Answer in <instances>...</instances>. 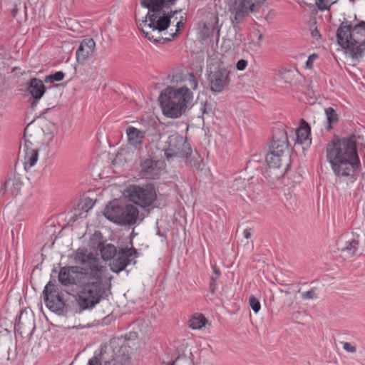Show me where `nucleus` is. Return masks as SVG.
Masks as SVG:
<instances>
[{
  "mask_svg": "<svg viewBox=\"0 0 365 365\" xmlns=\"http://www.w3.org/2000/svg\"><path fill=\"white\" fill-rule=\"evenodd\" d=\"M356 138H332L326 146V158L334 174L347 178L361 168Z\"/></svg>",
  "mask_w": 365,
  "mask_h": 365,
  "instance_id": "7ed1b4c3",
  "label": "nucleus"
},
{
  "mask_svg": "<svg viewBox=\"0 0 365 365\" xmlns=\"http://www.w3.org/2000/svg\"><path fill=\"white\" fill-rule=\"evenodd\" d=\"M180 358V355H178L175 360L171 362L167 363L168 365H175L177 361Z\"/></svg>",
  "mask_w": 365,
  "mask_h": 365,
  "instance_id": "a18cd8bd",
  "label": "nucleus"
},
{
  "mask_svg": "<svg viewBox=\"0 0 365 365\" xmlns=\"http://www.w3.org/2000/svg\"><path fill=\"white\" fill-rule=\"evenodd\" d=\"M317 58L318 55L317 53H312V55H310L306 61V68L309 69L312 68L313 63Z\"/></svg>",
  "mask_w": 365,
  "mask_h": 365,
  "instance_id": "e433bc0d",
  "label": "nucleus"
},
{
  "mask_svg": "<svg viewBox=\"0 0 365 365\" xmlns=\"http://www.w3.org/2000/svg\"><path fill=\"white\" fill-rule=\"evenodd\" d=\"M123 204V202L116 199L109 202L103 210L104 217L108 220L118 224V220Z\"/></svg>",
  "mask_w": 365,
  "mask_h": 365,
  "instance_id": "aec40b11",
  "label": "nucleus"
},
{
  "mask_svg": "<svg viewBox=\"0 0 365 365\" xmlns=\"http://www.w3.org/2000/svg\"><path fill=\"white\" fill-rule=\"evenodd\" d=\"M262 38H263L262 34H259V36H258V40L261 41L262 39Z\"/></svg>",
  "mask_w": 365,
  "mask_h": 365,
  "instance_id": "de8ad7c7",
  "label": "nucleus"
},
{
  "mask_svg": "<svg viewBox=\"0 0 365 365\" xmlns=\"http://www.w3.org/2000/svg\"><path fill=\"white\" fill-rule=\"evenodd\" d=\"M93 205H94V202L92 201L91 199L88 197L85 200V202L81 207V210L83 212H87L88 210H90L93 207Z\"/></svg>",
  "mask_w": 365,
  "mask_h": 365,
  "instance_id": "c9c22d12",
  "label": "nucleus"
},
{
  "mask_svg": "<svg viewBox=\"0 0 365 365\" xmlns=\"http://www.w3.org/2000/svg\"><path fill=\"white\" fill-rule=\"evenodd\" d=\"M168 148L165 151L168 160L173 158H180L185 160L187 165L197 170H202L203 159L196 152H193L188 138H168Z\"/></svg>",
  "mask_w": 365,
  "mask_h": 365,
  "instance_id": "423d86ee",
  "label": "nucleus"
},
{
  "mask_svg": "<svg viewBox=\"0 0 365 365\" xmlns=\"http://www.w3.org/2000/svg\"><path fill=\"white\" fill-rule=\"evenodd\" d=\"M210 89L214 93H221L230 84V72L220 65L212 66L207 70Z\"/></svg>",
  "mask_w": 365,
  "mask_h": 365,
  "instance_id": "f8f14e48",
  "label": "nucleus"
},
{
  "mask_svg": "<svg viewBox=\"0 0 365 365\" xmlns=\"http://www.w3.org/2000/svg\"><path fill=\"white\" fill-rule=\"evenodd\" d=\"M97 247L101 252L102 259L105 261L113 260L119 250V247H115L113 244L103 242H100Z\"/></svg>",
  "mask_w": 365,
  "mask_h": 365,
  "instance_id": "412c9836",
  "label": "nucleus"
},
{
  "mask_svg": "<svg viewBox=\"0 0 365 365\" xmlns=\"http://www.w3.org/2000/svg\"><path fill=\"white\" fill-rule=\"evenodd\" d=\"M316 6L320 11L329 10V8L334 2L331 0H316Z\"/></svg>",
  "mask_w": 365,
  "mask_h": 365,
  "instance_id": "c85d7f7f",
  "label": "nucleus"
},
{
  "mask_svg": "<svg viewBox=\"0 0 365 365\" xmlns=\"http://www.w3.org/2000/svg\"><path fill=\"white\" fill-rule=\"evenodd\" d=\"M161 162L159 160L148 158L140 163V175L148 179L158 178L160 173Z\"/></svg>",
  "mask_w": 365,
  "mask_h": 365,
  "instance_id": "dca6fc26",
  "label": "nucleus"
},
{
  "mask_svg": "<svg viewBox=\"0 0 365 365\" xmlns=\"http://www.w3.org/2000/svg\"><path fill=\"white\" fill-rule=\"evenodd\" d=\"M325 114L327 116V121L326 129L329 130L332 128L333 125L336 124L338 122L339 118L336 110L331 107L327 108L325 109Z\"/></svg>",
  "mask_w": 365,
  "mask_h": 365,
  "instance_id": "a878e982",
  "label": "nucleus"
},
{
  "mask_svg": "<svg viewBox=\"0 0 365 365\" xmlns=\"http://www.w3.org/2000/svg\"><path fill=\"white\" fill-rule=\"evenodd\" d=\"M247 66V61L245 59H240L237 62L236 68L238 71H244Z\"/></svg>",
  "mask_w": 365,
  "mask_h": 365,
  "instance_id": "58836bf2",
  "label": "nucleus"
},
{
  "mask_svg": "<svg viewBox=\"0 0 365 365\" xmlns=\"http://www.w3.org/2000/svg\"><path fill=\"white\" fill-rule=\"evenodd\" d=\"M213 274L217 275V277H220V271L216 266V264L212 265Z\"/></svg>",
  "mask_w": 365,
  "mask_h": 365,
  "instance_id": "37998d69",
  "label": "nucleus"
},
{
  "mask_svg": "<svg viewBox=\"0 0 365 365\" xmlns=\"http://www.w3.org/2000/svg\"><path fill=\"white\" fill-rule=\"evenodd\" d=\"M288 148V138H272L269 152L266 155L267 166L281 169L287 168L288 169L290 163Z\"/></svg>",
  "mask_w": 365,
  "mask_h": 365,
  "instance_id": "0eeeda50",
  "label": "nucleus"
},
{
  "mask_svg": "<svg viewBox=\"0 0 365 365\" xmlns=\"http://www.w3.org/2000/svg\"><path fill=\"white\" fill-rule=\"evenodd\" d=\"M249 304L255 313H257L261 309V304L259 301L254 296H251L250 297Z\"/></svg>",
  "mask_w": 365,
  "mask_h": 365,
  "instance_id": "2f4dec72",
  "label": "nucleus"
},
{
  "mask_svg": "<svg viewBox=\"0 0 365 365\" xmlns=\"http://www.w3.org/2000/svg\"><path fill=\"white\" fill-rule=\"evenodd\" d=\"M294 132L296 137H309L311 128L304 119H301L299 125L295 128Z\"/></svg>",
  "mask_w": 365,
  "mask_h": 365,
  "instance_id": "bb28decb",
  "label": "nucleus"
},
{
  "mask_svg": "<svg viewBox=\"0 0 365 365\" xmlns=\"http://www.w3.org/2000/svg\"><path fill=\"white\" fill-rule=\"evenodd\" d=\"M127 192L130 201L143 208L151 206L157 197L155 189L152 184L142 187L130 185Z\"/></svg>",
  "mask_w": 365,
  "mask_h": 365,
  "instance_id": "9d476101",
  "label": "nucleus"
},
{
  "mask_svg": "<svg viewBox=\"0 0 365 365\" xmlns=\"http://www.w3.org/2000/svg\"><path fill=\"white\" fill-rule=\"evenodd\" d=\"M139 256V252L135 247H119L118 253L110 262V269L115 273H119L125 269L126 267L130 264H135V259Z\"/></svg>",
  "mask_w": 365,
  "mask_h": 365,
  "instance_id": "ddd939ff",
  "label": "nucleus"
},
{
  "mask_svg": "<svg viewBox=\"0 0 365 365\" xmlns=\"http://www.w3.org/2000/svg\"><path fill=\"white\" fill-rule=\"evenodd\" d=\"M302 298L304 300L307 299H315L318 298V295L316 293V288L313 287L310 290L302 292Z\"/></svg>",
  "mask_w": 365,
  "mask_h": 365,
  "instance_id": "7c9ffc66",
  "label": "nucleus"
},
{
  "mask_svg": "<svg viewBox=\"0 0 365 365\" xmlns=\"http://www.w3.org/2000/svg\"><path fill=\"white\" fill-rule=\"evenodd\" d=\"M138 214V209L135 206L124 202L118 220L117 225L121 226H132L136 223Z\"/></svg>",
  "mask_w": 365,
  "mask_h": 365,
  "instance_id": "2eb2a0df",
  "label": "nucleus"
},
{
  "mask_svg": "<svg viewBox=\"0 0 365 365\" xmlns=\"http://www.w3.org/2000/svg\"><path fill=\"white\" fill-rule=\"evenodd\" d=\"M217 289V284L215 282L210 281V291L212 294H214Z\"/></svg>",
  "mask_w": 365,
  "mask_h": 365,
  "instance_id": "79ce46f5",
  "label": "nucleus"
},
{
  "mask_svg": "<svg viewBox=\"0 0 365 365\" xmlns=\"http://www.w3.org/2000/svg\"><path fill=\"white\" fill-rule=\"evenodd\" d=\"M23 182L19 178L14 177L7 179L0 190L1 195L9 194L12 197H16L21 193Z\"/></svg>",
  "mask_w": 365,
  "mask_h": 365,
  "instance_id": "6ab92c4d",
  "label": "nucleus"
},
{
  "mask_svg": "<svg viewBox=\"0 0 365 365\" xmlns=\"http://www.w3.org/2000/svg\"><path fill=\"white\" fill-rule=\"evenodd\" d=\"M336 38L339 45L346 49L352 58H361L365 52V21L354 26L341 24L337 29Z\"/></svg>",
  "mask_w": 365,
  "mask_h": 365,
  "instance_id": "39448f33",
  "label": "nucleus"
},
{
  "mask_svg": "<svg viewBox=\"0 0 365 365\" xmlns=\"http://www.w3.org/2000/svg\"><path fill=\"white\" fill-rule=\"evenodd\" d=\"M311 35L313 38L316 39H319L321 37L320 33L317 28L312 31Z\"/></svg>",
  "mask_w": 365,
  "mask_h": 365,
  "instance_id": "a19ab883",
  "label": "nucleus"
},
{
  "mask_svg": "<svg viewBox=\"0 0 365 365\" xmlns=\"http://www.w3.org/2000/svg\"><path fill=\"white\" fill-rule=\"evenodd\" d=\"M126 133L128 137H139V135H144L145 131L130 126L127 128Z\"/></svg>",
  "mask_w": 365,
  "mask_h": 365,
  "instance_id": "c756f323",
  "label": "nucleus"
},
{
  "mask_svg": "<svg viewBox=\"0 0 365 365\" xmlns=\"http://www.w3.org/2000/svg\"><path fill=\"white\" fill-rule=\"evenodd\" d=\"M21 314L19 316V319H21ZM20 322H20V319H19L18 324H20Z\"/></svg>",
  "mask_w": 365,
  "mask_h": 365,
  "instance_id": "09e8293b",
  "label": "nucleus"
},
{
  "mask_svg": "<svg viewBox=\"0 0 365 365\" xmlns=\"http://www.w3.org/2000/svg\"><path fill=\"white\" fill-rule=\"evenodd\" d=\"M297 178H298V180L299 181L300 179L302 178V176L301 175H298Z\"/></svg>",
  "mask_w": 365,
  "mask_h": 365,
  "instance_id": "8fccbe9b",
  "label": "nucleus"
},
{
  "mask_svg": "<svg viewBox=\"0 0 365 365\" xmlns=\"http://www.w3.org/2000/svg\"><path fill=\"white\" fill-rule=\"evenodd\" d=\"M118 354L109 355L103 348L95 351L94 355L88 360V365H130L131 357L126 347H120Z\"/></svg>",
  "mask_w": 365,
  "mask_h": 365,
  "instance_id": "6e6552de",
  "label": "nucleus"
},
{
  "mask_svg": "<svg viewBox=\"0 0 365 365\" xmlns=\"http://www.w3.org/2000/svg\"><path fill=\"white\" fill-rule=\"evenodd\" d=\"M287 170L288 169L287 168L281 169L277 168H269L268 166L265 171L264 176L269 179V181L274 182L275 180H278L283 177Z\"/></svg>",
  "mask_w": 365,
  "mask_h": 365,
  "instance_id": "5701e85b",
  "label": "nucleus"
},
{
  "mask_svg": "<svg viewBox=\"0 0 365 365\" xmlns=\"http://www.w3.org/2000/svg\"><path fill=\"white\" fill-rule=\"evenodd\" d=\"M64 73L62 71H57L53 74L46 76L44 78L46 83H53L54 81H60L64 78Z\"/></svg>",
  "mask_w": 365,
  "mask_h": 365,
  "instance_id": "cd10ccee",
  "label": "nucleus"
},
{
  "mask_svg": "<svg viewBox=\"0 0 365 365\" xmlns=\"http://www.w3.org/2000/svg\"><path fill=\"white\" fill-rule=\"evenodd\" d=\"M162 365H168V364H166V363L163 362V363L162 364Z\"/></svg>",
  "mask_w": 365,
  "mask_h": 365,
  "instance_id": "864d4df0",
  "label": "nucleus"
},
{
  "mask_svg": "<svg viewBox=\"0 0 365 365\" xmlns=\"http://www.w3.org/2000/svg\"><path fill=\"white\" fill-rule=\"evenodd\" d=\"M218 277H217V275H214V274H213V275L211 277L210 281H212V282H216L217 279Z\"/></svg>",
  "mask_w": 365,
  "mask_h": 365,
  "instance_id": "49530a36",
  "label": "nucleus"
},
{
  "mask_svg": "<svg viewBox=\"0 0 365 365\" xmlns=\"http://www.w3.org/2000/svg\"><path fill=\"white\" fill-rule=\"evenodd\" d=\"M73 221H76L77 220V217L76 216H73Z\"/></svg>",
  "mask_w": 365,
  "mask_h": 365,
  "instance_id": "3c124183",
  "label": "nucleus"
},
{
  "mask_svg": "<svg viewBox=\"0 0 365 365\" xmlns=\"http://www.w3.org/2000/svg\"><path fill=\"white\" fill-rule=\"evenodd\" d=\"M349 137L352 138V137H355V136H354V135L352 134V135H349Z\"/></svg>",
  "mask_w": 365,
  "mask_h": 365,
  "instance_id": "603ef678",
  "label": "nucleus"
},
{
  "mask_svg": "<svg viewBox=\"0 0 365 365\" xmlns=\"http://www.w3.org/2000/svg\"><path fill=\"white\" fill-rule=\"evenodd\" d=\"M42 297L46 306L51 312L62 316L67 314L66 303L58 293L55 280L47 283L43 290Z\"/></svg>",
  "mask_w": 365,
  "mask_h": 365,
  "instance_id": "1a4fd4ad",
  "label": "nucleus"
},
{
  "mask_svg": "<svg viewBox=\"0 0 365 365\" xmlns=\"http://www.w3.org/2000/svg\"><path fill=\"white\" fill-rule=\"evenodd\" d=\"M178 0H141L143 7L148 11L145 19L140 24V31L150 41L165 43L170 41L172 35L168 34V29L171 18L180 13V10H171L170 6L175 4Z\"/></svg>",
  "mask_w": 365,
  "mask_h": 365,
  "instance_id": "f03ea898",
  "label": "nucleus"
},
{
  "mask_svg": "<svg viewBox=\"0 0 365 365\" xmlns=\"http://www.w3.org/2000/svg\"><path fill=\"white\" fill-rule=\"evenodd\" d=\"M232 23H241L250 13L256 11L265 0H230Z\"/></svg>",
  "mask_w": 365,
  "mask_h": 365,
  "instance_id": "9b49d317",
  "label": "nucleus"
},
{
  "mask_svg": "<svg viewBox=\"0 0 365 365\" xmlns=\"http://www.w3.org/2000/svg\"><path fill=\"white\" fill-rule=\"evenodd\" d=\"M175 30L174 32H169L168 34L172 35L173 36L170 38V41H172L180 31V30L184 27L183 17L182 16L180 20L177 22L175 26Z\"/></svg>",
  "mask_w": 365,
  "mask_h": 365,
  "instance_id": "473e14b6",
  "label": "nucleus"
},
{
  "mask_svg": "<svg viewBox=\"0 0 365 365\" xmlns=\"http://www.w3.org/2000/svg\"><path fill=\"white\" fill-rule=\"evenodd\" d=\"M184 81L185 86L178 88L168 86L161 92L159 101L165 115L173 118H179L192 105L193 94L188 87L196 90L198 81L193 73H189L185 76Z\"/></svg>",
  "mask_w": 365,
  "mask_h": 365,
  "instance_id": "20e7f679",
  "label": "nucleus"
},
{
  "mask_svg": "<svg viewBox=\"0 0 365 365\" xmlns=\"http://www.w3.org/2000/svg\"><path fill=\"white\" fill-rule=\"evenodd\" d=\"M277 132H275L272 137H275V135H279V137H283L289 135L288 131L284 129V126L282 125H279L277 128H276Z\"/></svg>",
  "mask_w": 365,
  "mask_h": 365,
  "instance_id": "f704fd0d",
  "label": "nucleus"
},
{
  "mask_svg": "<svg viewBox=\"0 0 365 365\" xmlns=\"http://www.w3.org/2000/svg\"><path fill=\"white\" fill-rule=\"evenodd\" d=\"M244 236L246 239H249L251 237V232L250 230H244Z\"/></svg>",
  "mask_w": 365,
  "mask_h": 365,
  "instance_id": "c03bdc74",
  "label": "nucleus"
},
{
  "mask_svg": "<svg viewBox=\"0 0 365 365\" xmlns=\"http://www.w3.org/2000/svg\"><path fill=\"white\" fill-rule=\"evenodd\" d=\"M295 152L304 153L310 147L312 138H292Z\"/></svg>",
  "mask_w": 365,
  "mask_h": 365,
  "instance_id": "393cba45",
  "label": "nucleus"
},
{
  "mask_svg": "<svg viewBox=\"0 0 365 365\" xmlns=\"http://www.w3.org/2000/svg\"><path fill=\"white\" fill-rule=\"evenodd\" d=\"M76 266H64L60 269L58 279L64 287H80L75 300L78 308L76 314L92 310L106 298L103 274L106 269L98 257L86 247L78 248L73 254Z\"/></svg>",
  "mask_w": 365,
  "mask_h": 365,
  "instance_id": "f257e3e1",
  "label": "nucleus"
},
{
  "mask_svg": "<svg viewBox=\"0 0 365 365\" xmlns=\"http://www.w3.org/2000/svg\"><path fill=\"white\" fill-rule=\"evenodd\" d=\"M359 241L354 237L343 236L337 242L338 250L346 252L349 257L356 255L358 250Z\"/></svg>",
  "mask_w": 365,
  "mask_h": 365,
  "instance_id": "a211bd4d",
  "label": "nucleus"
},
{
  "mask_svg": "<svg viewBox=\"0 0 365 365\" xmlns=\"http://www.w3.org/2000/svg\"><path fill=\"white\" fill-rule=\"evenodd\" d=\"M28 90L32 97L35 100L38 101L45 93V86L42 81L34 78L30 81Z\"/></svg>",
  "mask_w": 365,
  "mask_h": 365,
  "instance_id": "4be33fe9",
  "label": "nucleus"
},
{
  "mask_svg": "<svg viewBox=\"0 0 365 365\" xmlns=\"http://www.w3.org/2000/svg\"><path fill=\"white\" fill-rule=\"evenodd\" d=\"M48 145V143L39 145L31 142L28 138H24V143L21 144L20 148L24 153V166L26 171H28L36 164L39 151L45 149Z\"/></svg>",
  "mask_w": 365,
  "mask_h": 365,
  "instance_id": "4468645a",
  "label": "nucleus"
},
{
  "mask_svg": "<svg viewBox=\"0 0 365 365\" xmlns=\"http://www.w3.org/2000/svg\"><path fill=\"white\" fill-rule=\"evenodd\" d=\"M202 115L205 114L210 115L212 111L211 105L207 102L202 103L200 107Z\"/></svg>",
  "mask_w": 365,
  "mask_h": 365,
  "instance_id": "4c0bfd02",
  "label": "nucleus"
},
{
  "mask_svg": "<svg viewBox=\"0 0 365 365\" xmlns=\"http://www.w3.org/2000/svg\"><path fill=\"white\" fill-rule=\"evenodd\" d=\"M343 348L348 352L350 353H354L356 351V348L355 346H352L349 342H344L343 343Z\"/></svg>",
  "mask_w": 365,
  "mask_h": 365,
  "instance_id": "ea45409f",
  "label": "nucleus"
},
{
  "mask_svg": "<svg viewBox=\"0 0 365 365\" xmlns=\"http://www.w3.org/2000/svg\"><path fill=\"white\" fill-rule=\"evenodd\" d=\"M128 144L133 145L135 149H139L143 143L142 138H127Z\"/></svg>",
  "mask_w": 365,
  "mask_h": 365,
  "instance_id": "72a5a7b5",
  "label": "nucleus"
},
{
  "mask_svg": "<svg viewBox=\"0 0 365 365\" xmlns=\"http://www.w3.org/2000/svg\"><path fill=\"white\" fill-rule=\"evenodd\" d=\"M207 322V320L202 314H195L188 321L189 327L192 329H201Z\"/></svg>",
  "mask_w": 365,
  "mask_h": 365,
  "instance_id": "b1692460",
  "label": "nucleus"
},
{
  "mask_svg": "<svg viewBox=\"0 0 365 365\" xmlns=\"http://www.w3.org/2000/svg\"><path fill=\"white\" fill-rule=\"evenodd\" d=\"M95 48L96 43L93 38L83 39L76 53L77 61L83 63L93 53Z\"/></svg>",
  "mask_w": 365,
  "mask_h": 365,
  "instance_id": "f3484780",
  "label": "nucleus"
}]
</instances>
